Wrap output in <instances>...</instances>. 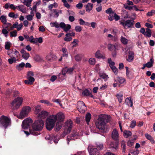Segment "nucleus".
I'll use <instances>...</instances> for the list:
<instances>
[{"mask_svg":"<svg viewBox=\"0 0 155 155\" xmlns=\"http://www.w3.org/2000/svg\"><path fill=\"white\" fill-rule=\"evenodd\" d=\"M78 108L79 111L81 110L82 112H84L86 109V106L84 103L82 101H79L78 104Z\"/></svg>","mask_w":155,"mask_h":155,"instance_id":"12","label":"nucleus"},{"mask_svg":"<svg viewBox=\"0 0 155 155\" xmlns=\"http://www.w3.org/2000/svg\"><path fill=\"white\" fill-rule=\"evenodd\" d=\"M89 64L91 65H94L95 64V59L93 58H90L89 60Z\"/></svg>","mask_w":155,"mask_h":155,"instance_id":"47","label":"nucleus"},{"mask_svg":"<svg viewBox=\"0 0 155 155\" xmlns=\"http://www.w3.org/2000/svg\"><path fill=\"white\" fill-rule=\"evenodd\" d=\"M125 103L127 105L130 107L133 106V102L130 97H127L125 100Z\"/></svg>","mask_w":155,"mask_h":155,"instance_id":"22","label":"nucleus"},{"mask_svg":"<svg viewBox=\"0 0 155 155\" xmlns=\"http://www.w3.org/2000/svg\"><path fill=\"white\" fill-rule=\"evenodd\" d=\"M73 123L71 120H68L65 122L64 126V131L66 134H68L70 132Z\"/></svg>","mask_w":155,"mask_h":155,"instance_id":"7","label":"nucleus"},{"mask_svg":"<svg viewBox=\"0 0 155 155\" xmlns=\"http://www.w3.org/2000/svg\"><path fill=\"white\" fill-rule=\"evenodd\" d=\"M79 136V133L77 132V130H73L72 131L71 134L69 136H68L67 138V140L68 141V144H69V142L70 140H74V137H76V139H77V137Z\"/></svg>","mask_w":155,"mask_h":155,"instance_id":"10","label":"nucleus"},{"mask_svg":"<svg viewBox=\"0 0 155 155\" xmlns=\"http://www.w3.org/2000/svg\"><path fill=\"white\" fill-rule=\"evenodd\" d=\"M2 32L5 37H7L8 36L9 32L6 29L4 28L2 29Z\"/></svg>","mask_w":155,"mask_h":155,"instance_id":"41","label":"nucleus"},{"mask_svg":"<svg viewBox=\"0 0 155 155\" xmlns=\"http://www.w3.org/2000/svg\"><path fill=\"white\" fill-rule=\"evenodd\" d=\"M112 137L115 140H118V133L116 129H114L112 131Z\"/></svg>","mask_w":155,"mask_h":155,"instance_id":"14","label":"nucleus"},{"mask_svg":"<svg viewBox=\"0 0 155 155\" xmlns=\"http://www.w3.org/2000/svg\"><path fill=\"white\" fill-rule=\"evenodd\" d=\"M44 126V121L42 119L36 120L32 125V129L30 130L31 134L37 136L41 133L40 131L41 130Z\"/></svg>","mask_w":155,"mask_h":155,"instance_id":"2","label":"nucleus"},{"mask_svg":"<svg viewBox=\"0 0 155 155\" xmlns=\"http://www.w3.org/2000/svg\"><path fill=\"white\" fill-rule=\"evenodd\" d=\"M41 107L40 105H37L35 107V114H38L41 110Z\"/></svg>","mask_w":155,"mask_h":155,"instance_id":"32","label":"nucleus"},{"mask_svg":"<svg viewBox=\"0 0 155 155\" xmlns=\"http://www.w3.org/2000/svg\"><path fill=\"white\" fill-rule=\"evenodd\" d=\"M23 99L22 97H17L11 103V107L13 110L18 109L22 104Z\"/></svg>","mask_w":155,"mask_h":155,"instance_id":"4","label":"nucleus"},{"mask_svg":"<svg viewBox=\"0 0 155 155\" xmlns=\"http://www.w3.org/2000/svg\"><path fill=\"white\" fill-rule=\"evenodd\" d=\"M48 112L45 111H42L38 114V116L40 118L44 119L48 116Z\"/></svg>","mask_w":155,"mask_h":155,"instance_id":"15","label":"nucleus"},{"mask_svg":"<svg viewBox=\"0 0 155 155\" xmlns=\"http://www.w3.org/2000/svg\"><path fill=\"white\" fill-rule=\"evenodd\" d=\"M57 120L58 122H61L63 121L64 118V115L61 113H58L57 115Z\"/></svg>","mask_w":155,"mask_h":155,"instance_id":"20","label":"nucleus"},{"mask_svg":"<svg viewBox=\"0 0 155 155\" xmlns=\"http://www.w3.org/2000/svg\"><path fill=\"white\" fill-rule=\"evenodd\" d=\"M57 120V116L55 115H52L48 117L46 120V129L49 130H51L54 127Z\"/></svg>","mask_w":155,"mask_h":155,"instance_id":"3","label":"nucleus"},{"mask_svg":"<svg viewBox=\"0 0 155 155\" xmlns=\"http://www.w3.org/2000/svg\"><path fill=\"white\" fill-rule=\"evenodd\" d=\"M75 30L77 32H80L82 30L80 26H77L75 28Z\"/></svg>","mask_w":155,"mask_h":155,"instance_id":"55","label":"nucleus"},{"mask_svg":"<svg viewBox=\"0 0 155 155\" xmlns=\"http://www.w3.org/2000/svg\"><path fill=\"white\" fill-rule=\"evenodd\" d=\"M34 15H28L26 16L27 19L29 21H31L33 18V17L34 16Z\"/></svg>","mask_w":155,"mask_h":155,"instance_id":"57","label":"nucleus"},{"mask_svg":"<svg viewBox=\"0 0 155 155\" xmlns=\"http://www.w3.org/2000/svg\"><path fill=\"white\" fill-rule=\"evenodd\" d=\"M60 122H57L56 125V130H59L61 127V123Z\"/></svg>","mask_w":155,"mask_h":155,"instance_id":"51","label":"nucleus"},{"mask_svg":"<svg viewBox=\"0 0 155 155\" xmlns=\"http://www.w3.org/2000/svg\"><path fill=\"white\" fill-rule=\"evenodd\" d=\"M114 17L115 20V21H117L120 19V16H118L116 13H114Z\"/></svg>","mask_w":155,"mask_h":155,"instance_id":"59","label":"nucleus"},{"mask_svg":"<svg viewBox=\"0 0 155 155\" xmlns=\"http://www.w3.org/2000/svg\"><path fill=\"white\" fill-rule=\"evenodd\" d=\"M145 136L147 140H149L153 144L155 143V141L154 140L153 138L150 136V135L147 133L145 134Z\"/></svg>","mask_w":155,"mask_h":155,"instance_id":"25","label":"nucleus"},{"mask_svg":"<svg viewBox=\"0 0 155 155\" xmlns=\"http://www.w3.org/2000/svg\"><path fill=\"white\" fill-rule=\"evenodd\" d=\"M134 58V53L132 51H130L129 52L128 57L127 60L128 62H131L133 61Z\"/></svg>","mask_w":155,"mask_h":155,"instance_id":"17","label":"nucleus"},{"mask_svg":"<svg viewBox=\"0 0 155 155\" xmlns=\"http://www.w3.org/2000/svg\"><path fill=\"white\" fill-rule=\"evenodd\" d=\"M103 145L102 144H101L98 143L96 144V147L100 149H101L103 148Z\"/></svg>","mask_w":155,"mask_h":155,"instance_id":"63","label":"nucleus"},{"mask_svg":"<svg viewBox=\"0 0 155 155\" xmlns=\"http://www.w3.org/2000/svg\"><path fill=\"white\" fill-rule=\"evenodd\" d=\"M29 56V54L28 53H27L26 52L24 54H22V57L25 60L28 59Z\"/></svg>","mask_w":155,"mask_h":155,"instance_id":"53","label":"nucleus"},{"mask_svg":"<svg viewBox=\"0 0 155 155\" xmlns=\"http://www.w3.org/2000/svg\"><path fill=\"white\" fill-rule=\"evenodd\" d=\"M88 148L90 155H100L99 150L97 148L91 147L89 149V147H88Z\"/></svg>","mask_w":155,"mask_h":155,"instance_id":"11","label":"nucleus"},{"mask_svg":"<svg viewBox=\"0 0 155 155\" xmlns=\"http://www.w3.org/2000/svg\"><path fill=\"white\" fill-rule=\"evenodd\" d=\"M28 80H25L24 81L25 83L27 84L31 85L33 84L35 81V78L32 77H28Z\"/></svg>","mask_w":155,"mask_h":155,"instance_id":"16","label":"nucleus"},{"mask_svg":"<svg viewBox=\"0 0 155 155\" xmlns=\"http://www.w3.org/2000/svg\"><path fill=\"white\" fill-rule=\"evenodd\" d=\"M72 39V38L71 37H66V36L64 38V41L67 42L71 41Z\"/></svg>","mask_w":155,"mask_h":155,"instance_id":"61","label":"nucleus"},{"mask_svg":"<svg viewBox=\"0 0 155 155\" xmlns=\"http://www.w3.org/2000/svg\"><path fill=\"white\" fill-rule=\"evenodd\" d=\"M151 34L152 32L151 30L150 29L147 28L146 29V31L144 35L146 37L150 38L151 37Z\"/></svg>","mask_w":155,"mask_h":155,"instance_id":"26","label":"nucleus"},{"mask_svg":"<svg viewBox=\"0 0 155 155\" xmlns=\"http://www.w3.org/2000/svg\"><path fill=\"white\" fill-rule=\"evenodd\" d=\"M83 95L85 96H90L91 97H93V95L87 89H85L84 90L82 93Z\"/></svg>","mask_w":155,"mask_h":155,"instance_id":"19","label":"nucleus"},{"mask_svg":"<svg viewBox=\"0 0 155 155\" xmlns=\"http://www.w3.org/2000/svg\"><path fill=\"white\" fill-rule=\"evenodd\" d=\"M136 123L135 121L134 120L132 121L130 125V127L132 128H134L135 126Z\"/></svg>","mask_w":155,"mask_h":155,"instance_id":"56","label":"nucleus"},{"mask_svg":"<svg viewBox=\"0 0 155 155\" xmlns=\"http://www.w3.org/2000/svg\"><path fill=\"white\" fill-rule=\"evenodd\" d=\"M121 146L123 148V151H125L126 150V144L124 141L123 140L121 142Z\"/></svg>","mask_w":155,"mask_h":155,"instance_id":"52","label":"nucleus"},{"mask_svg":"<svg viewBox=\"0 0 155 155\" xmlns=\"http://www.w3.org/2000/svg\"><path fill=\"white\" fill-rule=\"evenodd\" d=\"M40 102L42 103L46 104L48 105H51V104L47 100H40Z\"/></svg>","mask_w":155,"mask_h":155,"instance_id":"49","label":"nucleus"},{"mask_svg":"<svg viewBox=\"0 0 155 155\" xmlns=\"http://www.w3.org/2000/svg\"><path fill=\"white\" fill-rule=\"evenodd\" d=\"M105 12L107 14H113L114 13V12L113 11L112 9V8H110L107 9L105 11Z\"/></svg>","mask_w":155,"mask_h":155,"instance_id":"46","label":"nucleus"},{"mask_svg":"<svg viewBox=\"0 0 155 155\" xmlns=\"http://www.w3.org/2000/svg\"><path fill=\"white\" fill-rule=\"evenodd\" d=\"M110 67L111 68L112 71L115 73V74H117L118 73V69L115 66L111 67L110 65Z\"/></svg>","mask_w":155,"mask_h":155,"instance_id":"50","label":"nucleus"},{"mask_svg":"<svg viewBox=\"0 0 155 155\" xmlns=\"http://www.w3.org/2000/svg\"><path fill=\"white\" fill-rule=\"evenodd\" d=\"M85 6L86 11L89 12L92 10L93 7V4L90 3H88Z\"/></svg>","mask_w":155,"mask_h":155,"instance_id":"23","label":"nucleus"},{"mask_svg":"<svg viewBox=\"0 0 155 155\" xmlns=\"http://www.w3.org/2000/svg\"><path fill=\"white\" fill-rule=\"evenodd\" d=\"M117 46V45L115 44L113 45L111 44H108L107 45V48L110 51L113 50L115 48H116Z\"/></svg>","mask_w":155,"mask_h":155,"instance_id":"28","label":"nucleus"},{"mask_svg":"<svg viewBox=\"0 0 155 155\" xmlns=\"http://www.w3.org/2000/svg\"><path fill=\"white\" fill-rule=\"evenodd\" d=\"M124 7L126 9L129 10L130 11H131L132 10H135L137 11H142L143 10H140L138 9L136 5H133L132 6H128L126 4H124Z\"/></svg>","mask_w":155,"mask_h":155,"instance_id":"13","label":"nucleus"},{"mask_svg":"<svg viewBox=\"0 0 155 155\" xmlns=\"http://www.w3.org/2000/svg\"><path fill=\"white\" fill-rule=\"evenodd\" d=\"M81 57L79 54H77L75 56V59L76 61H79L81 60Z\"/></svg>","mask_w":155,"mask_h":155,"instance_id":"54","label":"nucleus"},{"mask_svg":"<svg viewBox=\"0 0 155 155\" xmlns=\"http://www.w3.org/2000/svg\"><path fill=\"white\" fill-rule=\"evenodd\" d=\"M8 62L10 64H12L13 63H15L17 60L15 57H13L12 58H9L8 60Z\"/></svg>","mask_w":155,"mask_h":155,"instance_id":"36","label":"nucleus"},{"mask_svg":"<svg viewBox=\"0 0 155 155\" xmlns=\"http://www.w3.org/2000/svg\"><path fill=\"white\" fill-rule=\"evenodd\" d=\"M71 28V26L70 25L68 24L67 26L65 25V27L63 29L66 32H67Z\"/></svg>","mask_w":155,"mask_h":155,"instance_id":"48","label":"nucleus"},{"mask_svg":"<svg viewBox=\"0 0 155 155\" xmlns=\"http://www.w3.org/2000/svg\"><path fill=\"white\" fill-rule=\"evenodd\" d=\"M91 114L89 113H87L86 114L85 117V120L87 124H89V122L91 119Z\"/></svg>","mask_w":155,"mask_h":155,"instance_id":"30","label":"nucleus"},{"mask_svg":"<svg viewBox=\"0 0 155 155\" xmlns=\"http://www.w3.org/2000/svg\"><path fill=\"white\" fill-rule=\"evenodd\" d=\"M18 14H15L13 12H11L8 14V16L13 18H18Z\"/></svg>","mask_w":155,"mask_h":155,"instance_id":"34","label":"nucleus"},{"mask_svg":"<svg viewBox=\"0 0 155 155\" xmlns=\"http://www.w3.org/2000/svg\"><path fill=\"white\" fill-rule=\"evenodd\" d=\"M132 133L129 130H125L124 132V135L126 138L132 135Z\"/></svg>","mask_w":155,"mask_h":155,"instance_id":"29","label":"nucleus"},{"mask_svg":"<svg viewBox=\"0 0 155 155\" xmlns=\"http://www.w3.org/2000/svg\"><path fill=\"white\" fill-rule=\"evenodd\" d=\"M134 141H131L130 140L128 141L127 142V145L129 147H131L134 144Z\"/></svg>","mask_w":155,"mask_h":155,"instance_id":"58","label":"nucleus"},{"mask_svg":"<svg viewBox=\"0 0 155 155\" xmlns=\"http://www.w3.org/2000/svg\"><path fill=\"white\" fill-rule=\"evenodd\" d=\"M123 95L121 94H119L117 95L116 97H117L119 103H120L122 102L123 99Z\"/></svg>","mask_w":155,"mask_h":155,"instance_id":"40","label":"nucleus"},{"mask_svg":"<svg viewBox=\"0 0 155 155\" xmlns=\"http://www.w3.org/2000/svg\"><path fill=\"white\" fill-rule=\"evenodd\" d=\"M134 20H127L125 22L120 21V24L125 29L134 27Z\"/></svg>","mask_w":155,"mask_h":155,"instance_id":"6","label":"nucleus"},{"mask_svg":"<svg viewBox=\"0 0 155 155\" xmlns=\"http://www.w3.org/2000/svg\"><path fill=\"white\" fill-rule=\"evenodd\" d=\"M50 24L52 25H51L52 27H55L56 28H58L59 27V24L56 21L54 22H51L50 23Z\"/></svg>","mask_w":155,"mask_h":155,"instance_id":"43","label":"nucleus"},{"mask_svg":"<svg viewBox=\"0 0 155 155\" xmlns=\"http://www.w3.org/2000/svg\"><path fill=\"white\" fill-rule=\"evenodd\" d=\"M32 0H21V2L24 3V5L27 7H29L31 5V2Z\"/></svg>","mask_w":155,"mask_h":155,"instance_id":"24","label":"nucleus"},{"mask_svg":"<svg viewBox=\"0 0 155 155\" xmlns=\"http://www.w3.org/2000/svg\"><path fill=\"white\" fill-rule=\"evenodd\" d=\"M110 116L106 114H101L99 116L95 124L96 127L100 131L102 132L105 131V125L110 121Z\"/></svg>","mask_w":155,"mask_h":155,"instance_id":"1","label":"nucleus"},{"mask_svg":"<svg viewBox=\"0 0 155 155\" xmlns=\"http://www.w3.org/2000/svg\"><path fill=\"white\" fill-rule=\"evenodd\" d=\"M51 54H48L46 56V58L49 61H52L54 60Z\"/></svg>","mask_w":155,"mask_h":155,"instance_id":"42","label":"nucleus"},{"mask_svg":"<svg viewBox=\"0 0 155 155\" xmlns=\"http://www.w3.org/2000/svg\"><path fill=\"white\" fill-rule=\"evenodd\" d=\"M125 68L126 69V74L127 76L129 78L130 76L131 75L132 76L133 75L132 72L130 70L129 71L128 69V68L127 67H126Z\"/></svg>","mask_w":155,"mask_h":155,"instance_id":"31","label":"nucleus"},{"mask_svg":"<svg viewBox=\"0 0 155 155\" xmlns=\"http://www.w3.org/2000/svg\"><path fill=\"white\" fill-rule=\"evenodd\" d=\"M145 64V65L146 66V67L148 68H151L153 66L152 63L150 62H148Z\"/></svg>","mask_w":155,"mask_h":155,"instance_id":"62","label":"nucleus"},{"mask_svg":"<svg viewBox=\"0 0 155 155\" xmlns=\"http://www.w3.org/2000/svg\"><path fill=\"white\" fill-rule=\"evenodd\" d=\"M33 122L32 120L30 118H27L22 122V126L24 129L28 128Z\"/></svg>","mask_w":155,"mask_h":155,"instance_id":"9","label":"nucleus"},{"mask_svg":"<svg viewBox=\"0 0 155 155\" xmlns=\"http://www.w3.org/2000/svg\"><path fill=\"white\" fill-rule=\"evenodd\" d=\"M31 108L29 106H26L22 108L20 113V116L21 118H23L28 115L29 112L30 111Z\"/></svg>","mask_w":155,"mask_h":155,"instance_id":"8","label":"nucleus"},{"mask_svg":"<svg viewBox=\"0 0 155 155\" xmlns=\"http://www.w3.org/2000/svg\"><path fill=\"white\" fill-rule=\"evenodd\" d=\"M125 80L124 78L121 77H117L116 79H115V81L116 82H118L120 84L123 83L125 81Z\"/></svg>","mask_w":155,"mask_h":155,"instance_id":"27","label":"nucleus"},{"mask_svg":"<svg viewBox=\"0 0 155 155\" xmlns=\"http://www.w3.org/2000/svg\"><path fill=\"white\" fill-rule=\"evenodd\" d=\"M0 123L4 128L6 129L9 125H10L11 120L7 117L3 115L0 118Z\"/></svg>","mask_w":155,"mask_h":155,"instance_id":"5","label":"nucleus"},{"mask_svg":"<svg viewBox=\"0 0 155 155\" xmlns=\"http://www.w3.org/2000/svg\"><path fill=\"white\" fill-rule=\"evenodd\" d=\"M118 140L112 141L110 144V147L117 150L118 148Z\"/></svg>","mask_w":155,"mask_h":155,"instance_id":"18","label":"nucleus"},{"mask_svg":"<svg viewBox=\"0 0 155 155\" xmlns=\"http://www.w3.org/2000/svg\"><path fill=\"white\" fill-rule=\"evenodd\" d=\"M155 14V10H152L151 11L148 12L147 14V16H151Z\"/></svg>","mask_w":155,"mask_h":155,"instance_id":"45","label":"nucleus"},{"mask_svg":"<svg viewBox=\"0 0 155 155\" xmlns=\"http://www.w3.org/2000/svg\"><path fill=\"white\" fill-rule=\"evenodd\" d=\"M12 45V44L9 42H7L5 43V48L6 50H9Z\"/></svg>","mask_w":155,"mask_h":155,"instance_id":"39","label":"nucleus"},{"mask_svg":"<svg viewBox=\"0 0 155 155\" xmlns=\"http://www.w3.org/2000/svg\"><path fill=\"white\" fill-rule=\"evenodd\" d=\"M17 31L16 30H14L10 32L9 33V35L11 37H15L17 36Z\"/></svg>","mask_w":155,"mask_h":155,"instance_id":"37","label":"nucleus"},{"mask_svg":"<svg viewBox=\"0 0 155 155\" xmlns=\"http://www.w3.org/2000/svg\"><path fill=\"white\" fill-rule=\"evenodd\" d=\"M139 153V151L138 150H136L131 153L133 155H138Z\"/></svg>","mask_w":155,"mask_h":155,"instance_id":"64","label":"nucleus"},{"mask_svg":"<svg viewBox=\"0 0 155 155\" xmlns=\"http://www.w3.org/2000/svg\"><path fill=\"white\" fill-rule=\"evenodd\" d=\"M1 18H2V22L4 24H6L7 22L6 17L4 15H2L1 16Z\"/></svg>","mask_w":155,"mask_h":155,"instance_id":"44","label":"nucleus"},{"mask_svg":"<svg viewBox=\"0 0 155 155\" xmlns=\"http://www.w3.org/2000/svg\"><path fill=\"white\" fill-rule=\"evenodd\" d=\"M83 6V4L81 3H79L78 4H77L76 5V7L79 9H81L82 8Z\"/></svg>","mask_w":155,"mask_h":155,"instance_id":"60","label":"nucleus"},{"mask_svg":"<svg viewBox=\"0 0 155 155\" xmlns=\"http://www.w3.org/2000/svg\"><path fill=\"white\" fill-rule=\"evenodd\" d=\"M95 57L98 58H103L102 55L101 54L99 51H97L95 54Z\"/></svg>","mask_w":155,"mask_h":155,"instance_id":"38","label":"nucleus"},{"mask_svg":"<svg viewBox=\"0 0 155 155\" xmlns=\"http://www.w3.org/2000/svg\"><path fill=\"white\" fill-rule=\"evenodd\" d=\"M25 65V64L24 62H21L18 65L16 66V68L18 70H21V68H22L24 67Z\"/></svg>","mask_w":155,"mask_h":155,"instance_id":"35","label":"nucleus"},{"mask_svg":"<svg viewBox=\"0 0 155 155\" xmlns=\"http://www.w3.org/2000/svg\"><path fill=\"white\" fill-rule=\"evenodd\" d=\"M120 41L122 43L125 45L127 44L128 43V40L123 36L120 37Z\"/></svg>","mask_w":155,"mask_h":155,"instance_id":"33","label":"nucleus"},{"mask_svg":"<svg viewBox=\"0 0 155 155\" xmlns=\"http://www.w3.org/2000/svg\"><path fill=\"white\" fill-rule=\"evenodd\" d=\"M16 9L23 13H25L26 12V8L23 5H20L16 6Z\"/></svg>","mask_w":155,"mask_h":155,"instance_id":"21","label":"nucleus"}]
</instances>
